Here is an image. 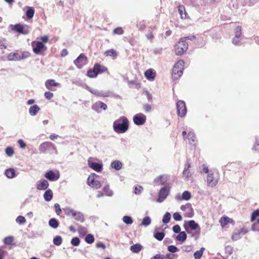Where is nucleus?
I'll return each instance as SVG.
<instances>
[{"instance_id": "nucleus-1", "label": "nucleus", "mask_w": 259, "mask_h": 259, "mask_svg": "<svg viewBox=\"0 0 259 259\" xmlns=\"http://www.w3.org/2000/svg\"><path fill=\"white\" fill-rule=\"evenodd\" d=\"M128 128L129 121L125 116H121L113 122V128L116 133L123 134L128 130Z\"/></svg>"}, {"instance_id": "nucleus-2", "label": "nucleus", "mask_w": 259, "mask_h": 259, "mask_svg": "<svg viewBox=\"0 0 259 259\" xmlns=\"http://www.w3.org/2000/svg\"><path fill=\"white\" fill-rule=\"evenodd\" d=\"M184 227L186 231L188 234H191V232L188 230V227H189L192 230H196V233L195 234H192V236L194 237L195 239H197L198 238L200 233V228L199 225L194 220L189 221L187 222V223L185 222L184 223Z\"/></svg>"}, {"instance_id": "nucleus-3", "label": "nucleus", "mask_w": 259, "mask_h": 259, "mask_svg": "<svg viewBox=\"0 0 259 259\" xmlns=\"http://www.w3.org/2000/svg\"><path fill=\"white\" fill-rule=\"evenodd\" d=\"M184 64V61L180 60L174 65L172 72V77L174 80L178 79L183 74Z\"/></svg>"}, {"instance_id": "nucleus-4", "label": "nucleus", "mask_w": 259, "mask_h": 259, "mask_svg": "<svg viewBox=\"0 0 259 259\" xmlns=\"http://www.w3.org/2000/svg\"><path fill=\"white\" fill-rule=\"evenodd\" d=\"M107 70V67L96 63L93 69L88 71L87 75L90 78H94L96 77L98 74L105 72Z\"/></svg>"}, {"instance_id": "nucleus-5", "label": "nucleus", "mask_w": 259, "mask_h": 259, "mask_svg": "<svg viewBox=\"0 0 259 259\" xmlns=\"http://www.w3.org/2000/svg\"><path fill=\"white\" fill-rule=\"evenodd\" d=\"M64 210L66 215H71L77 221L81 223L84 222V215L82 212L70 208H66Z\"/></svg>"}, {"instance_id": "nucleus-6", "label": "nucleus", "mask_w": 259, "mask_h": 259, "mask_svg": "<svg viewBox=\"0 0 259 259\" xmlns=\"http://www.w3.org/2000/svg\"><path fill=\"white\" fill-rule=\"evenodd\" d=\"M219 180V177L218 174L216 172L210 171L206 178L207 185L211 188L214 187L218 184Z\"/></svg>"}, {"instance_id": "nucleus-7", "label": "nucleus", "mask_w": 259, "mask_h": 259, "mask_svg": "<svg viewBox=\"0 0 259 259\" xmlns=\"http://www.w3.org/2000/svg\"><path fill=\"white\" fill-rule=\"evenodd\" d=\"M188 45L184 41V38H181L180 40L175 45L176 53L178 55L183 54L188 49Z\"/></svg>"}, {"instance_id": "nucleus-8", "label": "nucleus", "mask_w": 259, "mask_h": 259, "mask_svg": "<svg viewBox=\"0 0 259 259\" xmlns=\"http://www.w3.org/2000/svg\"><path fill=\"white\" fill-rule=\"evenodd\" d=\"M170 187L168 185H165L162 187L159 191L157 202L159 203L162 202L168 195Z\"/></svg>"}, {"instance_id": "nucleus-9", "label": "nucleus", "mask_w": 259, "mask_h": 259, "mask_svg": "<svg viewBox=\"0 0 259 259\" xmlns=\"http://www.w3.org/2000/svg\"><path fill=\"white\" fill-rule=\"evenodd\" d=\"M11 27L12 30L21 34H27L29 32V27L27 25L17 24L15 25H11Z\"/></svg>"}, {"instance_id": "nucleus-10", "label": "nucleus", "mask_w": 259, "mask_h": 259, "mask_svg": "<svg viewBox=\"0 0 259 259\" xmlns=\"http://www.w3.org/2000/svg\"><path fill=\"white\" fill-rule=\"evenodd\" d=\"M97 177V175L95 174H92L89 176L88 179V185L96 189H99L101 186V183L99 181L96 180Z\"/></svg>"}, {"instance_id": "nucleus-11", "label": "nucleus", "mask_w": 259, "mask_h": 259, "mask_svg": "<svg viewBox=\"0 0 259 259\" xmlns=\"http://www.w3.org/2000/svg\"><path fill=\"white\" fill-rule=\"evenodd\" d=\"M177 109L178 116L183 117L186 115L187 108L184 101L182 100L178 101L177 103Z\"/></svg>"}, {"instance_id": "nucleus-12", "label": "nucleus", "mask_w": 259, "mask_h": 259, "mask_svg": "<svg viewBox=\"0 0 259 259\" xmlns=\"http://www.w3.org/2000/svg\"><path fill=\"white\" fill-rule=\"evenodd\" d=\"M87 57L82 53L74 61V64L78 68L81 69L87 64Z\"/></svg>"}, {"instance_id": "nucleus-13", "label": "nucleus", "mask_w": 259, "mask_h": 259, "mask_svg": "<svg viewBox=\"0 0 259 259\" xmlns=\"http://www.w3.org/2000/svg\"><path fill=\"white\" fill-rule=\"evenodd\" d=\"M181 209L185 212L184 216L187 218H192L194 215V210L190 203L181 206Z\"/></svg>"}, {"instance_id": "nucleus-14", "label": "nucleus", "mask_w": 259, "mask_h": 259, "mask_svg": "<svg viewBox=\"0 0 259 259\" xmlns=\"http://www.w3.org/2000/svg\"><path fill=\"white\" fill-rule=\"evenodd\" d=\"M33 51L36 54H39L42 51H45L47 48L41 41H33L32 42Z\"/></svg>"}, {"instance_id": "nucleus-15", "label": "nucleus", "mask_w": 259, "mask_h": 259, "mask_svg": "<svg viewBox=\"0 0 259 259\" xmlns=\"http://www.w3.org/2000/svg\"><path fill=\"white\" fill-rule=\"evenodd\" d=\"M55 150L56 151V147L52 143L50 142H45L41 143L39 147L40 152L44 153L51 149Z\"/></svg>"}, {"instance_id": "nucleus-16", "label": "nucleus", "mask_w": 259, "mask_h": 259, "mask_svg": "<svg viewBox=\"0 0 259 259\" xmlns=\"http://www.w3.org/2000/svg\"><path fill=\"white\" fill-rule=\"evenodd\" d=\"M133 121L136 125H143L146 121V116L143 113H138L134 116Z\"/></svg>"}, {"instance_id": "nucleus-17", "label": "nucleus", "mask_w": 259, "mask_h": 259, "mask_svg": "<svg viewBox=\"0 0 259 259\" xmlns=\"http://www.w3.org/2000/svg\"><path fill=\"white\" fill-rule=\"evenodd\" d=\"M88 91L92 94L99 97H108L111 96V93L109 91L104 92L103 91H99L96 89H92L88 87Z\"/></svg>"}, {"instance_id": "nucleus-18", "label": "nucleus", "mask_w": 259, "mask_h": 259, "mask_svg": "<svg viewBox=\"0 0 259 259\" xmlns=\"http://www.w3.org/2000/svg\"><path fill=\"white\" fill-rule=\"evenodd\" d=\"M92 108L96 112L100 113L102 110H106L107 109V106L101 101H98L93 104Z\"/></svg>"}, {"instance_id": "nucleus-19", "label": "nucleus", "mask_w": 259, "mask_h": 259, "mask_svg": "<svg viewBox=\"0 0 259 259\" xmlns=\"http://www.w3.org/2000/svg\"><path fill=\"white\" fill-rule=\"evenodd\" d=\"M45 177L49 181H56L59 179L60 175L59 172L55 173L54 171L51 170L45 174Z\"/></svg>"}, {"instance_id": "nucleus-20", "label": "nucleus", "mask_w": 259, "mask_h": 259, "mask_svg": "<svg viewBox=\"0 0 259 259\" xmlns=\"http://www.w3.org/2000/svg\"><path fill=\"white\" fill-rule=\"evenodd\" d=\"M241 26L237 27L235 32V37L232 39V43L235 45H238L241 40Z\"/></svg>"}, {"instance_id": "nucleus-21", "label": "nucleus", "mask_w": 259, "mask_h": 259, "mask_svg": "<svg viewBox=\"0 0 259 259\" xmlns=\"http://www.w3.org/2000/svg\"><path fill=\"white\" fill-rule=\"evenodd\" d=\"M168 176L167 175H161L155 179L154 182L156 185H164L166 184Z\"/></svg>"}, {"instance_id": "nucleus-22", "label": "nucleus", "mask_w": 259, "mask_h": 259, "mask_svg": "<svg viewBox=\"0 0 259 259\" xmlns=\"http://www.w3.org/2000/svg\"><path fill=\"white\" fill-rule=\"evenodd\" d=\"M88 165L90 167L97 172L101 171L103 169V165L102 164L91 162L90 160L88 161Z\"/></svg>"}, {"instance_id": "nucleus-23", "label": "nucleus", "mask_w": 259, "mask_h": 259, "mask_svg": "<svg viewBox=\"0 0 259 259\" xmlns=\"http://www.w3.org/2000/svg\"><path fill=\"white\" fill-rule=\"evenodd\" d=\"M8 60L11 61H20L19 51H16L10 53L7 56Z\"/></svg>"}, {"instance_id": "nucleus-24", "label": "nucleus", "mask_w": 259, "mask_h": 259, "mask_svg": "<svg viewBox=\"0 0 259 259\" xmlns=\"http://www.w3.org/2000/svg\"><path fill=\"white\" fill-rule=\"evenodd\" d=\"M49 183L46 180H41L37 182L36 188L39 190H46L49 187Z\"/></svg>"}, {"instance_id": "nucleus-25", "label": "nucleus", "mask_w": 259, "mask_h": 259, "mask_svg": "<svg viewBox=\"0 0 259 259\" xmlns=\"http://www.w3.org/2000/svg\"><path fill=\"white\" fill-rule=\"evenodd\" d=\"M60 85V83L55 81L54 79H48L45 82L46 88L51 91H53L52 87H57Z\"/></svg>"}, {"instance_id": "nucleus-26", "label": "nucleus", "mask_w": 259, "mask_h": 259, "mask_svg": "<svg viewBox=\"0 0 259 259\" xmlns=\"http://www.w3.org/2000/svg\"><path fill=\"white\" fill-rule=\"evenodd\" d=\"M122 166L123 164L122 162L117 160L113 161L110 164L111 167L116 170H120L122 168Z\"/></svg>"}, {"instance_id": "nucleus-27", "label": "nucleus", "mask_w": 259, "mask_h": 259, "mask_svg": "<svg viewBox=\"0 0 259 259\" xmlns=\"http://www.w3.org/2000/svg\"><path fill=\"white\" fill-rule=\"evenodd\" d=\"M40 108L38 105H33L29 108V113L31 116H34L40 111Z\"/></svg>"}, {"instance_id": "nucleus-28", "label": "nucleus", "mask_w": 259, "mask_h": 259, "mask_svg": "<svg viewBox=\"0 0 259 259\" xmlns=\"http://www.w3.org/2000/svg\"><path fill=\"white\" fill-rule=\"evenodd\" d=\"M222 227H225L228 224H232L233 223V220L228 217H223L219 221Z\"/></svg>"}, {"instance_id": "nucleus-29", "label": "nucleus", "mask_w": 259, "mask_h": 259, "mask_svg": "<svg viewBox=\"0 0 259 259\" xmlns=\"http://www.w3.org/2000/svg\"><path fill=\"white\" fill-rule=\"evenodd\" d=\"M145 76L148 80H153L155 77L156 74L152 69H149L145 71Z\"/></svg>"}, {"instance_id": "nucleus-30", "label": "nucleus", "mask_w": 259, "mask_h": 259, "mask_svg": "<svg viewBox=\"0 0 259 259\" xmlns=\"http://www.w3.org/2000/svg\"><path fill=\"white\" fill-rule=\"evenodd\" d=\"M53 196V193L51 189H48L44 194V198L46 201H51Z\"/></svg>"}, {"instance_id": "nucleus-31", "label": "nucleus", "mask_w": 259, "mask_h": 259, "mask_svg": "<svg viewBox=\"0 0 259 259\" xmlns=\"http://www.w3.org/2000/svg\"><path fill=\"white\" fill-rule=\"evenodd\" d=\"M27 10L26 11V15L28 19H31L34 16L35 10L33 7L27 6L26 7Z\"/></svg>"}, {"instance_id": "nucleus-32", "label": "nucleus", "mask_w": 259, "mask_h": 259, "mask_svg": "<svg viewBox=\"0 0 259 259\" xmlns=\"http://www.w3.org/2000/svg\"><path fill=\"white\" fill-rule=\"evenodd\" d=\"M243 232V229L241 228L240 230L235 231L232 236V238L233 240H237L241 238V233Z\"/></svg>"}, {"instance_id": "nucleus-33", "label": "nucleus", "mask_w": 259, "mask_h": 259, "mask_svg": "<svg viewBox=\"0 0 259 259\" xmlns=\"http://www.w3.org/2000/svg\"><path fill=\"white\" fill-rule=\"evenodd\" d=\"M142 248V246L140 244H136L130 247V250L134 253L139 252Z\"/></svg>"}, {"instance_id": "nucleus-34", "label": "nucleus", "mask_w": 259, "mask_h": 259, "mask_svg": "<svg viewBox=\"0 0 259 259\" xmlns=\"http://www.w3.org/2000/svg\"><path fill=\"white\" fill-rule=\"evenodd\" d=\"M6 176L9 179H12L15 177V170L12 168L7 169L5 171Z\"/></svg>"}, {"instance_id": "nucleus-35", "label": "nucleus", "mask_w": 259, "mask_h": 259, "mask_svg": "<svg viewBox=\"0 0 259 259\" xmlns=\"http://www.w3.org/2000/svg\"><path fill=\"white\" fill-rule=\"evenodd\" d=\"M251 225V230L255 232H259V218L256 219Z\"/></svg>"}, {"instance_id": "nucleus-36", "label": "nucleus", "mask_w": 259, "mask_h": 259, "mask_svg": "<svg viewBox=\"0 0 259 259\" xmlns=\"http://www.w3.org/2000/svg\"><path fill=\"white\" fill-rule=\"evenodd\" d=\"M164 233L162 232H158L157 230H155L154 232V237L158 240L161 241L164 237Z\"/></svg>"}, {"instance_id": "nucleus-37", "label": "nucleus", "mask_w": 259, "mask_h": 259, "mask_svg": "<svg viewBox=\"0 0 259 259\" xmlns=\"http://www.w3.org/2000/svg\"><path fill=\"white\" fill-rule=\"evenodd\" d=\"M179 13L182 19L186 18L187 17V13L186 12L185 8L183 5H180L178 8Z\"/></svg>"}, {"instance_id": "nucleus-38", "label": "nucleus", "mask_w": 259, "mask_h": 259, "mask_svg": "<svg viewBox=\"0 0 259 259\" xmlns=\"http://www.w3.org/2000/svg\"><path fill=\"white\" fill-rule=\"evenodd\" d=\"M103 191L106 196L111 197L113 195V191L110 189L109 186L108 184L104 187L103 188Z\"/></svg>"}, {"instance_id": "nucleus-39", "label": "nucleus", "mask_w": 259, "mask_h": 259, "mask_svg": "<svg viewBox=\"0 0 259 259\" xmlns=\"http://www.w3.org/2000/svg\"><path fill=\"white\" fill-rule=\"evenodd\" d=\"M59 224V222L55 218L51 219L49 221V226L54 229L58 228Z\"/></svg>"}, {"instance_id": "nucleus-40", "label": "nucleus", "mask_w": 259, "mask_h": 259, "mask_svg": "<svg viewBox=\"0 0 259 259\" xmlns=\"http://www.w3.org/2000/svg\"><path fill=\"white\" fill-rule=\"evenodd\" d=\"M187 239V234L186 233L183 231V232H180L179 234V235L176 237V239L178 241H184L186 240Z\"/></svg>"}, {"instance_id": "nucleus-41", "label": "nucleus", "mask_w": 259, "mask_h": 259, "mask_svg": "<svg viewBox=\"0 0 259 259\" xmlns=\"http://www.w3.org/2000/svg\"><path fill=\"white\" fill-rule=\"evenodd\" d=\"M205 250L204 247H201L200 250L196 251L194 253L195 259H200L203 254V251Z\"/></svg>"}, {"instance_id": "nucleus-42", "label": "nucleus", "mask_w": 259, "mask_h": 259, "mask_svg": "<svg viewBox=\"0 0 259 259\" xmlns=\"http://www.w3.org/2000/svg\"><path fill=\"white\" fill-rule=\"evenodd\" d=\"M20 61L28 58L30 56L28 52H19Z\"/></svg>"}, {"instance_id": "nucleus-43", "label": "nucleus", "mask_w": 259, "mask_h": 259, "mask_svg": "<svg viewBox=\"0 0 259 259\" xmlns=\"http://www.w3.org/2000/svg\"><path fill=\"white\" fill-rule=\"evenodd\" d=\"M85 241L89 244L93 243L95 241L94 236L91 234H88L85 237Z\"/></svg>"}, {"instance_id": "nucleus-44", "label": "nucleus", "mask_w": 259, "mask_h": 259, "mask_svg": "<svg viewBox=\"0 0 259 259\" xmlns=\"http://www.w3.org/2000/svg\"><path fill=\"white\" fill-rule=\"evenodd\" d=\"M170 218H171V214L169 212H166L163 217V219H162V222L164 223V224H167L169 222V221L170 220Z\"/></svg>"}, {"instance_id": "nucleus-45", "label": "nucleus", "mask_w": 259, "mask_h": 259, "mask_svg": "<svg viewBox=\"0 0 259 259\" xmlns=\"http://www.w3.org/2000/svg\"><path fill=\"white\" fill-rule=\"evenodd\" d=\"M104 55L106 56H110L113 57L117 56V53L116 51L113 49L107 50L105 52Z\"/></svg>"}, {"instance_id": "nucleus-46", "label": "nucleus", "mask_w": 259, "mask_h": 259, "mask_svg": "<svg viewBox=\"0 0 259 259\" xmlns=\"http://www.w3.org/2000/svg\"><path fill=\"white\" fill-rule=\"evenodd\" d=\"M151 223V219L149 217H145L143 218L141 225L144 226H149Z\"/></svg>"}, {"instance_id": "nucleus-47", "label": "nucleus", "mask_w": 259, "mask_h": 259, "mask_svg": "<svg viewBox=\"0 0 259 259\" xmlns=\"http://www.w3.org/2000/svg\"><path fill=\"white\" fill-rule=\"evenodd\" d=\"M191 198V194L188 191H185L182 195V199L189 200Z\"/></svg>"}, {"instance_id": "nucleus-48", "label": "nucleus", "mask_w": 259, "mask_h": 259, "mask_svg": "<svg viewBox=\"0 0 259 259\" xmlns=\"http://www.w3.org/2000/svg\"><path fill=\"white\" fill-rule=\"evenodd\" d=\"M122 220L123 222L127 225H131L133 223V220L132 217L128 215L124 216Z\"/></svg>"}, {"instance_id": "nucleus-49", "label": "nucleus", "mask_w": 259, "mask_h": 259, "mask_svg": "<svg viewBox=\"0 0 259 259\" xmlns=\"http://www.w3.org/2000/svg\"><path fill=\"white\" fill-rule=\"evenodd\" d=\"M188 140L191 144H193L195 141V135L192 132H189L188 134Z\"/></svg>"}, {"instance_id": "nucleus-50", "label": "nucleus", "mask_w": 259, "mask_h": 259, "mask_svg": "<svg viewBox=\"0 0 259 259\" xmlns=\"http://www.w3.org/2000/svg\"><path fill=\"white\" fill-rule=\"evenodd\" d=\"M62 242V239L61 236H57L53 239V243L56 245H60Z\"/></svg>"}, {"instance_id": "nucleus-51", "label": "nucleus", "mask_w": 259, "mask_h": 259, "mask_svg": "<svg viewBox=\"0 0 259 259\" xmlns=\"http://www.w3.org/2000/svg\"><path fill=\"white\" fill-rule=\"evenodd\" d=\"M259 218V209H256L252 213L251 217V222L254 221L256 219Z\"/></svg>"}, {"instance_id": "nucleus-52", "label": "nucleus", "mask_w": 259, "mask_h": 259, "mask_svg": "<svg viewBox=\"0 0 259 259\" xmlns=\"http://www.w3.org/2000/svg\"><path fill=\"white\" fill-rule=\"evenodd\" d=\"M71 243L73 246H77L80 243V239L78 237H73L71 240Z\"/></svg>"}, {"instance_id": "nucleus-53", "label": "nucleus", "mask_w": 259, "mask_h": 259, "mask_svg": "<svg viewBox=\"0 0 259 259\" xmlns=\"http://www.w3.org/2000/svg\"><path fill=\"white\" fill-rule=\"evenodd\" d=\"M5 152L8 156H11L14 154V151L13 148L9 147L6 149Z\"/></svg>"}, {"instance_id": "nucleus-54", "label": "nucleus", "mask_w": 259, "mask_h": 259, "mask_svg": "<svg viewBox=\"0 0 259 259\" xmlns=\"http://www.w3.org/2000/svg\"><path fill=\"white\" fill-rule=\"evenodd\" d=\"M16 221L17 223L21 225L26 222V219L24 217L19 215L17 218Z\"/></svg>"}, {"instance_id": "nucleus-55", "label": "nucleus", "mask_w": 259, "mask_h": 259, "mask_svg": "<svg viewBox=\"0 0 259 259\" xmlns=\"http://www.w3.org/2000/svg\"><path fill=\"white\" fill-rule=\"evenodd\" d=\"M13 241V237L12 236H8L4 238V242L6 244L10 245Z\"/></svg>"}, {"instance_id": "nucleus-56", "label": "nucleus", "mask_w": 259, "mask_h": 259, "mask_svg": "<svg viewBox=\"0 0 259 259\" xmlns=\"http://www.w3.org/2000/svg\"><path fill=\"white\" fill-rule=\"evenodd\" d=\"M168 250L172 253H175L179 250V249L175 245H169L167 248Z\"/></svg>"}, {"instance_id": "nucleus-57", "label": "nucleus", "mask_w": 259, "mask_h": 259, "mask_svg": "<svg viewBox=\"0 0 259 259\" xmlns=\"http://www.w3.org/2000/svg\"><path fill=\"white\" fill-rule=\"evenodd\" d=\"M5 39H0V49H6L7 44L6 43Z\"/></svg>"}, {"instance_id": "nucleus-58", "label": "nucleus", "mask_w": 259, "mask_h": 259, "mask_svg": "<svg viewBox=\"0 0 259 259\" xmlns=\"http://www.w3.org/2000/svg\"><path fill=\"white\" fill-rule=\"evenodd\" d=\"M173 218L176 221H180L182 220V217L179 212L174 213L173 214Z\"/></svg>"}, {"instance_id": "nucleus-59", "label": "nucleus", "mask_w": 259, "mask_h": 259, "mask_svg": "<svg viewBox=\"0 0 259 259\" xmlns=\"http://www.w3.org/2000/svg\"><path fill=\"white\" fill-rule=\"evenodd\" d=\"M183 174L187 179H188L191 176L189 169L187 168H184Z\"/></svg>"}, {"instance_id": "nucleus-60", "label": "nucleus", "mask_w": 259, "mask_h": 259, "mask_svg": "<svg viewBox=\"0 0 259 259\" xmlns=\"http://www.w3.org/2000/svg\"><path fill=\"white\" fill-rule=\"evenodd\" d=\"M113 33L117 34H122L123 33V30L121 27H117L114 29Z\"/></svg>"}, {"instance_id": "nucleus-61", "label": "nucleus", "mask_w": 259, "mask_h": 259, "mask_svg": "<svg viewBox=\"0 0 259 259\" xmlns=\"http://www.w3.org/2000/svg\"><path fill=\"white\" fill-rule=\"evenodd\" d=\"M44 96L46 99L50 100L53 97L54 94L48 91L45 93Z\"/></svg>"}, {"instance_id": "nucleus-62", "label": "nucleus", "mask_w": 259, "mask_h": 259, "mask_svg": "<svg viewBox=\"0 0 259 259\" xmlns=\"http://www.w3.org/2000/svg\"><path fill=\"white\" fill-rule=\"evenodd\" d=\"M172 230L175 233H179L181 232L180 226L178 225H176L172 227Z\"/></svg>"}, {"instance_id": "nucleus-63", "label": "nucleus", "mask_w": 259, "mask_h": 259, "mask_svg": "<svg viewBox=\"0 0 259 259\" xmlns=\"http://www.w3.org/2000/svg\"><path fill=\"white\" fill-rule=\"evenodd\" d=\"M54 207L56 208V212L58 215H59L61 212L62 210L60 208V206L58 203H55L54 205Z\"/></svg>"}, {"instance_id": "nucleus-64", "label": "nucleus", "mask_w": 259, "mask_h": 259, "mask_svg": "<svg viewBox=\"0 0 259 259\" xmlns=\"http://www.w3.org/2000/svg\"><path fill=\"white\" fill-rule=\"evenodd\" d=\"M150 259H164V255L161 254H157L152 257Z\"/></svg>"}]
</instances>
